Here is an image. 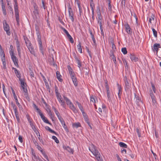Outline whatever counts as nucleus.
<instances>
[{
    "mask_svg": "<svg viewBox=\"0 0 161 161\" xmlns=\"http://www.w3.org/2000/svg\"><path fill=\"white\" fill-rule=\"evenodd\" d=\"M89 150L95 156L97 161H103L101 155L100 154L96 147L93 144H92L89 147Z\"/></svg>",
    "mask_w": 161,
    "mask_h": 161,
    "instance_id": "f257e3e1",
    "label": "nucleus"
},
{
    "mask_svg": "<svg viewBox=\"0 0 161 161\" xmlns=\"http://www.w3.org/2000/svg\"><path fill=\"white\" fill-rule=\"evenodd\" d=\"M36 34L37 37V40L39 45V51L41 53L42 55H43L44 49L41 41V36L39 31H37Z\"/></svg>",
    "mask_w": 161,
    "mask_h": 161,
    "instance_id": "f03ea898",
    "label": "nucleus"
},
{
    "mask_svg": "<svg viewBox=\"0 0 161 161\" xmlns=\"http://www.w3.org/2000/svg\"><path fill=\"white\" fill-rule=\"evenodd\" d=\"M14 8L16 19L17 23V25H19V9L18 8V3L17 0H14Z\"/></svg>",
    "mask_w": 161,
    "mask_h": 161,
    "instance_id": "7ed1b4c3",
    "label": "nucleus"
},
{
    "mask_svg": "<svg viewBox=\"0 0 161 161\" xmlns=\"http://www.w3.org/2000/svg\"><path fill=\"white\" fill-rule=\"evenodd\" d=\"M63 97L64 100L66 101L67 104L69 105L70 108L75 113H77L78 112L77 110L74 106L73 104L72 103L69 99L65 96H64Z\"/></svg>",
    "mask_w": 161,
    "mask_h": 161,
    "instance_id": "20e7f679",
    "label": "nucleus"
},
{
    "mask_svg": "<svg viewBox=\"0 0 161 161\" xmlns=\"http://www.w3.org/2000/svg\"><path fill=\"white\" fill-rule=\"evenodd\" d=\"M68 13L69 14V17L70 19L71 20L72 22L74 21V14L73 12V10L71 7H70L69 4L68 7Z\"/></svg>",
    "mask_w": 161,
    "mask_h": 161,
    "instance_id": "39448f33",
    "label": "nucleus"
},
{
    "mask_svg": "<svg viewBox=\"0 0 161 161\" xmlns=\"http://www.w3.org/2000/svg\"><path fill=\"white\" fill-rule=\"evenodd\" d=\"M61 28L63 31L64 32V33L66 34L68 37L69 39L70 42L73 43H74V40L73 38L72 37V36H70V35L69 34L68 31L64 27H61Z\"/></svg>",
    "mask_w": 161,
    "mask_h": 161,
    "instance_id": "423d86ee",
    "label": "nucleus"
},
{
    "mask_svg": "<svg viewBox=\"0 0 161 161\" xmlns=\"http://www.w3.org/2000/svg\"><path fill=\"white\" fill-rule=\"evenodd\" d=\"M3 28L4 31H6L7 34L8 36L10 35L11 33L10 31V27L6 21H5V25L3 24Z\"/></svg>",
    "mask_w": 161,
    "mask_h": 161,
    "instance_id": "0eeeda50",
    "label": "nucleus"
},
{
    "mask_svg": "<svg viewBox=\"0 0 161 161\" xmlns=\"http://www.w3.org/2000/svg\"><path fill=\"white\" fill-rule=\"evenodd\" d=\"M11 59L14 63L15 65L17 67H19L18 64V60L17 58L14 55V54L10 55Z\"/></svg>",
    "mask_w": 161,
    "mask_h": 161,
    "instance_id": "6e6552de",
    "label": "nucleus"
},
{
    "mask_svg": "<svg viewBox=\"0 0 161 161\" xmlns=\"http://www.w3.org/2000/svg\"><path fill=\"white\" fill-rule=\"evenodd\" d=\"M73 55L77 64H78V66L80 69V67L81 66V64L79 58L76 56V54L75 52L73 53Z\"/></svg>",
    "mask_w": 161,
    "mask_h": 161,
    "instance_id": "1a4fd4ad",
    "label": "nucleus"
},
{
    "mask_svg": "<svg viewBox=\"0 0 161 161\" xmlns=\"http://www.w3.org/2000/svg\"><path fill=\"white\" fill-rule=\"evenodd\" d=\"M130 58L133 62H136L139 61V58L133 54H130Z\"/></svg>",
    "mask_w": 161,
    "mask_h": 161,
    "instance_id": "9d476101",
    "label": "nucleus"
},
{
    "mask_svg": "<svg viewBox=\"0 0 161 161\" xmlns=\"http://www.w3.org/2000/svg\"><path fill=\"white\" fill-rule=\"evenodd\" d=\"M34 10L33 11V13L36 18H37V16L39 15L38 7L36 4H35L34 5Z\"/></svg>",
    "mask_w": 161,
    "mask_h": 161,
    "instance_id": "9b49d317",
    "label": "nucleus"
},
{
    "mask_svg": "<svg viewBox=\"0 0 161 161\" xmlns=\"http://www.w3.org/2000/svg\"><path fill=\"white\" fill-rule=\"evenodd\" d=\"M125 90L126 91L130 89L131 84L129 83L126 77H125Z\"/></svg>",
    "mask_w": 161,
    "mask_h": 161,
    "instance_id": "f8f14e48",
    "label": "nucleus"
},
{
    "mask_svg": "<svg viewBox=\"0 0 161 161\" xmlns=\"http://www.w3.org/2000/svg\"><path fill=\"white\" fill-rule=\"evenodd\" d=\"M150 96L151 97V98L152 100V102L153 104H155L156 103V100L155 97L154 95L153 94L152 90L151 89L150 91Z\"/></svg>",
    "mask_w": 161,
    "mask_h": 161,
    "instance_id": "ddd939ff",
    "label": "nucleus"
},
{
    "mask_svg": "<svg viewBox=\"0 0 161 161\" xmlns=\"http://www.w3.org/2000/svg\"><path fill=\"white\" fill-rule=\"evenodd\" d=\"M23 37L27 47L32 45L30 41L26 36H23Z\"/></svg>",
    "mask_w": 161,
    "mask_h": 161,
    "instance_id": "4468645a",
    "label": "nucleus"
},
{
    "mask_svg": "<svg viewBox=\"0 0 161 161\" xmlns=\"http://www.w3.org/2000/svg\"><path fill=\"white\" fill-rule=\"evenodd\" d=\"M160 47V44L159 43H156L153 45L152 49L153 51H155L157 53L158 49Z\"/></svg>",
    "mask_w": 161,
    "mask_h": 161,
    "instance_id": "2eb2a0df",
    "label": "nucleus"
},
{
    "mask_svg": "<svg viewBox=\"0 0 161 161\" xmlns=\"http://www.w3.org/2000/svg\"><path fill=\"white\" fill-rule=\"evenodd\" d=\"M12 69L13 70H14V73L16 76L19 79H20L21 78V75L20 72L16 68L14 67H12Z\"/></svg>",
    "mask_w": 161,
    "mask_h": 161,
    "instance_id": "dca6fc26",
    "label": "nucleus"
},
{
    "mask_svg": "<svg viewBox=\"0 0 161 161\" xmlns=\"http://www.w3.org/2000/svg\"><path fill=\"white\" fill-rule=\"evenodd\" d=\"M17 49L18 51V53L19 56L20 57H21V47H20V44L19 42L17 43H16Z\"/></svg>",
    "mask_w": 161,
    "mask_h": 161,
    "instance_id": "f3484780",
    "label": "nucleus"
},
{
    "mask_svg": "<svg viewBox=\"0 0 161 161\" xmlns=\"http://www.w3.org/2000/svg\"><path fill=\"white\" fill-rule=\"evenodd\" d=\"M0 55L1 58V59H5L4 52L1 45H0Z\"/></svg>",
    "mask_w": 161,
    "mask_h": 161,
    "instance_id": "a211bd4d",
    "label": "nucleus"
},
{
    "mask_svg": "<svg viewBox=\"0 0 161 161\" xmlns=\"http://www.w3.org/2000/svg\"><path fill=\"white\" fill-rule=\"evenodd\" d=\"M63 147L64 149L67 150L68 152L71 153L72 154L74 152L73 149L70 148L69 146H66L64 145Z\"/></svg>",
    "mask_w": 161,
    "mask_h": 161,
    "instance_id": "6ab92c4d",
    "label": "nucleus"
},
{
    "mask_svg": "<svg viewBox=\"0 0 161 161\" xmlns=\"http://www.w3.org/2000/svg\"><path fill=\"white\" fill-rule=\"evenodd\" d=\"M125 28L126 32L128 34H130L131 33V29L129 25L127 23L124 25Z\"/></svg>",
    "mask_w": 161,
    "mask_h": 161,
    "instance_id": "aec40b11",
    "label": "nucleus"
},
{
    "mask_svg": "<svg viewBox=\"0 0 161 161\" xmlns=\"http://www.w3.org/2000/svg\"><path fill=\"white\" fill-rule=\"evenodd\" d=\"M97 18H102L101 12L99 6H98L97 7Z\"/></svg>",
    "mask_w": 161,
    "mask_h": 161,
    "instance_id": "412c9836",
    "label": "nucleus"
},
{
    "mask_svg": "<svg viewBox=\"0 0 161 161\" xmlns=\"http://www.w3.org/2000/svg\"><path fill=\"white\" fill-rule=\"evenodd\" d=\"M31 53L35 56V52L34 47L32 45L27 47Z\"/></svg>",
    "mask_w": 161,
    "mask_h": 161,
    "instance_id": "4be33fe9",
    "label": "nucleus"
},
{
    "mask_svg": "<svg viewBox=\"0 0 161 161\" xmlns=\"http://www.w3.org/2000/svg\"><path fill=\"white\" fill-rule=\"evenodd\" d=\"M31 153L32 159H33L34 160H35L36 161H37V160H38V158H39L37 157L36 156L35 153L33 149H31Z\"/></svg>",
    "mask_w": 161,
    "mask_h": 161,
    "instance_id": "5701e85b",
    "label": "nucleus"
},
{
    "mask_svg": "<svg viewBox=\"0 0 161 161\" xmlns=\"http://www.w3.org/2000/svg\"><path fill=\"white\" fill-rule=\"evenodd\" d=\"M71 78L72 80L74 85L75 86H77L78 85V82L76 76H74L73 77H71Z\"/></svg>",
    "mask_w": 161,
    "mask_h": 161,
    "instance_id": "b1692460",
    "label": "nucleus"
},
{
    "mask_svg": "<svg viewBox=\"0 0 161 161\" xmlns=\"http://www.w3.org/2000/svg\"><path fill=\"white\" fill-rule=\"evenodd\" d=\"M135 98L134 100H135V102H136V104H138V103L140 102H141V100L140 99L139 96L137 95L135 93Z\"/></svg>",
    "mask_w": 161,
    "mask_h": 161,
    "instance_id": "393cba45",
    "label": "nucleus"
},
{
    "mask_svg": "<svg viewBox=\"0 0 161 161\" xmlns=\"http://www.w3.org/2000/svg\"><path fill=\"white\" fill-rule=\"evenodd\" d=\"M155 18V15L153 14H151L150 17L148 19V23H150V24H152V21H153L154 18Z\"/></svg>",
    "mask_w": 161,
    "mask_h": 161,
    "instance_id": "a878e982",
    "label": "nucleus"
},
{
    "mask_svg": "<svg viewBox=\"0 0 161 161\" xmlns=\"http://www.w3.org/2000/svg\"><path fill=\"white\" fill-rule=\"evenodd\" d=\"M56 75L57 78L58 80L59 81L61 82L62 80V79L61 78V75L60 74L59 72L58 71H57L56 72Z\"/></svg>",
    "mask_w": 161,
    "mask_h": 161,
    "instance_id": "bb28decb",
    "label": "nucleus"
},
{
    "mask_svg": "<svg viewBox=\"0 0 161 161\" xmlns=\"http://www.w3.org/2000/svg\"><path fill=\"white\" fill-rule=\"evenodd\" d=\"M30 124L35 133L38 132V130H37L36 127L33 124L32 122Z\"/></svg>",
    "mask_w": 161,
    "mask_h": 161,
    "instance_id": "cd10ccee",
    "label": "nucleus"
},
{
    "mask_svg": "<svg viewBox=\"0 0 161 161\" xmlns=\"http://www.w3.org/2000/svg\"><path fill=\"white\" fill-rule=\"evenodd\" d=\"M58 101L60 103L61 105L64 108L65 107V104L64 102L62 99V98L61 99H58Z\"/></svg>",
    "mask_w": 161,
    "mask_h": 161,
    "instance_id": "c85d7f7f",
    "label": "nucleus"
},
{
    "mask_svg": "<svg viewBox=\"0 0 161 161\" xmlns=\"http://www.w3.org/2000/svg\"><path fill=\"white\" fill-rule=\"evenodd\" d=\"M78 51L80 52V53H82V49L81 47V44L80 42H79L77 46Z\"/></svg>",
    "mask_w": 161,
    "mask_h": 161,
    "instance_id": "c756f323",
    "label": "nucleus"
},
{
    "mask_svg": "<svg viewBox=\"0 0 161 161\" xmlns=\"http://www.w3.org/2000/svg\"><path fill=\"white\" fill-rule=\"evenodd\" d=\"M76 104H77L79 108V109L80 110V111H83V110H84L83 107L81 104L80 103L78 102V101L76 102Z\"/></svg>",
    "mask_w": 161,
    "mask_h": 161,
    "instance_id": "7c9ffc66",
    "label": "nucleus"
},
{
    "mask_svg": "<svg viewBox=\"0 0 161 161\" xmlns=\"http://www.w3.org/2000/svg\"><path fill=\"white\" fill-rule=\"evenodd\" d=\"M119 145L121 147L125 148H126L127 147V145L126 144H125L123 142H119Z\"/></svg>",
    "mask_w": 161,
    "mask_h": 161,
    "instance_id": "2f4dec72",
    "label": "nucleus"
},
{
    "mask_svg": "<svg viewBox=\"0 0 161 161\" xmlns=\"http://www.w3.org/2000/svg\"><path fill=\"white\" fill-rule=\"evenodd\" d=\"M10 50H9V53L10 55L14 54V47L12 45H10Z\"/></svg>",
    "mask_w": 161,
    "mask_h": 161,
    "instance_id": "473e14b6",
    "label": "nucleus"
},
{
    "mask_svg": "<svg viewBox=\"0 0 161 161\" xmlns=\"http://www.w3.org/2000/svg\"><path fill=\"white\" fill-rule=\"evenodd\" d=\"M2 61L3 62V69H6V63L5 61V59H1Z\"/></svg>",
    "mask_w": 161,
    "mask_h": 161,
    "instance_id": "72a5a7b5",
    "label": "nucleus"
},
{
    "mask_svg": "<svg viewBox=\"0 0 161 161\" xmlns=\"http://www.w3.org/2000/svg\"><path fill=\"white\" fill-rule=\"evenodd\" d=\"M2 11L3 12V14L4 15H6V8H5V5H2Z\"/></svg>",
    "mask_w": 161,
    "mask_h": 161,
    "instance_id": "f704fd0d",
    "label": "nucleus"
},
{
    "mask_svg": "<svg viewBox=\"0 0 161 161\" xmlns=\"http://www.w3.org/2000/svg\"><path fill=\"white\" fill-rule=\"evenodd\" d=\"M73 126L74 127L78 128V127L81 126V125L80 123L77 122L76 123L73 124Z\"/></svg>",
    "mask_w": 161,
    "mask_h": 161,
    "instance_id": "c9c22d12",
    "label": "nucleus"
},
{
    "mask_svg": "<svg viewBox=\"0 0 161 161\" xmlns=\"http://www.w3.org/2000/svg\"><path fill=\"white\" fill-rule=\"evenodd\" d=\"M90 6L92 10H94V7L95 5L93 0H91L90 3Z\"/></svg>",
    "mask_w": 161,
    "mask_h": 161,
    "instance_id": "e433bc0d",
    "label": "nucleus"
},
{
    "mask_svg": "<svg viewBox=\"0 0 161 161\" xmlns=\"http://www.w3.org/2000/svg\"><path fill=\"white\" fill-rule=\"evenodd\" d=\"M123 62L125 64V68L128 69L129 68L127 62L125 59H123Z\"/></svg>",
    "mask_w": 161,
    "mask_h": 161,
    "instance_id": "4c0bfd02",
    "label": "nucleus"
},
{
    "mask_svg": "<svg viewBox=\"0 0 161 161\" xmlns=\"http://www.w3.org/2000/svg\"><path fill=\"white\" fill-rule=\"evenodd\" d=\"M19 80L20 81V84L21 87H23V86H25V83L24 81V80L23 79L21 78Z\"/></svg>",
    "mask_w": 161,
    "mask_h": 161,
    "instance_id": "58836bf2",
    "label": "nucleus"
},
{
    "mask_svg": "<svg viewBox=\"0 0 161 161\" xmlns=\"http://www.w3.org/2000/svg\"><path fill=\"white\" fill-rule=\"evenodd\" d=\"M152 31L153 33V34L154 36V37L156 38L157 37V31L155 30L153 28H152Z\"/></svg>",
    "mask_w": 161,
    "mask_h": 161,
    "instance_id": "ea45409f",
    "label": "nucleus"
},
{
    "mask_svg": "<svg viewBox=\"0 0 161 161\" xmlns=\"http://www.w3.org/2000/svg\"><path fill=\"white\" fill-rule=\"evenodd\" d=\"M117 88L119 91V92L122 93V88L121 85H119L118 83H117Z\"/></svg>",
    "mask_w": 161,
    "mask_h": 161,
    "instance_id": "a19ab883",
    "label": "nucleus"
},
{
    "mask_svg": "<svg viewBox=\"0 0 161 161\" xmlns=\"http://www.w3.org/2000/svg\"><path fill=\"white\" fill-rule=\"evenodd\" d=\"M25 86H23V87H21L22 89H23V92L25 93V95L26 96H27L28 93H27V90L26 88H25Z\"/></svg>",
    "mask_w": 161,
    "mask_h": 161,
    "instance_id": "79ce46f5",
    "label": "nucleus"
},
{
    "mask_svg": "<svg viewBox=\"0 0 161 161\" xmlns=\"http://www.w3.org/2000/svg\"><path fill=\"white\" fill-rule=\"evenodd\" d=\"M102 18H97V23L99 24L100 26H102Z\"/></svg>",
    "mask_w": 161,
    "mask_h": 161,
    "instance_id": "37998d69",
    "label": "nucleus"
},
{
    "mask_svg": "<svg viewBox=\"0 0 161 161\" xmlns=\"http://www.w3.org/2000/svg\"><path fill=\"white\" fill-rule=\"evenodd\" d=\"M33 106L34 108H35L36 110L37 113H38L41 110L38 108V107L34 103H33Z\"/></svg>",
    "mask_w": 161,
    "mask_h": 161,
    "instance_id": "c03bdc74",
    "label": "nucleus"
},
{
    "mask_svg": "<svg viewBox=\"0 0 161 161\" xmlns=\"http://www.w3.org/2000/svg\"><path fill=\"white\" fill-rule=\"evenodd\" d=\"M84 69V73L85 75L87 76H88L89 72V70L87 69L86 68H85Z\"/></svg>",
    "mask_w": 161,
    "mask_h": 161,
    "instance_id": "a18cd8bd",
    "label": "nucleus"
},
{
    "mask_svg": "<svg viewBox=\"0 0 161 161\" xmlns=\"http://www.w3.org/2000/svg\"><path fill=\"white\" fill-rule=\"evenodd\" d=\"M26 117L27 118V119L28 121V122H29L30 124L32 123V119H31V117L29 116V115L28 114H27L26 115Z\"/></svg>",
    "mask_w": 161,
    "mask_h": 161,
    "instance_id": "49530a36",
    "label": "nucleus"
},
{
    "mask_svg": "<svg viewBox=\"0 0 161 161\" xmlns=\"http://www.w3.org/2000/svg\"><path fill=\"white\" fill-rule=\"evenodd\" d=\"M151 85L152 90H153L154 93H156V89L155 88L154 85L152 83H151Z\"/></svg>",
    "mask_w": 161,
    "mask_h": 161,
    "instance_id": "de8ad7c7",
    "label": "nucleus"
},
{
    "mask_svg": "<svg viewBox=\"0 0 161 161\" xmlns=\"http://www.w3.org/2000/svg\"><path fill=\"white\" fill-rule=\"evenodd\" d=\"M121 51L124 54H126L127 53L126 47L122 48L121 49Z\"/></svg>",
    "mask_w": 161,
    "mask_h": 161,
    "instance_id": "09e8293b",
    "label": "nucleus"
},
{
    "mask_svg": "<svg viewBox=\"0 0 161 161\" xmlns=\"http://www.w3.org/2000/svg\"><path fill=\"white\" fill-rule=\"evenodd\" d=\"M52 138L54 140L55 142L57 143H59V141L58 140V138H57L56 136H52Z\"/></svg>",
    "mask_w": 161,
    "mask_h": 161,
    "instance_id": "8fccbe9b",
    "label": "nucleus"
},
{
    "mask_svg": "<svg viewBox=\"0 0 161 161\" xmlns=\"http://www.w3.org/2000/svg\"><path fill=\"white\" fill-rule=\"evenodd\" d=\"M62 126L64 128L65 131L67 132H69V129L67 126L66 125L65 123L64 124H63V125H62Z\"/></svg>",
    "mask_w": 161,
    "mask_h": 161,
    "instance_id": "3c124183",
    "label": "nucleus"
},
{
    "mask_svg": "<svg viewBox=\"0 0 161 161\" xmlns=\"http://www.w3.org/2000/svg\"><path fill=\"white\" fill-rule=\"evenodd\" d=\"M107 97L108 99V100L109 102L111 101V98L110 97V91H107Z\"/></svg>",
    "mask_w": 161,
    "mask_h": 161,
    "instance_id": "603ef678",
    "label": "nucleus"
},
{
    "mask_svg": "<svg viewBox=\"0 0 161 161\" xmlns=\"http://www.w3.org/2000/svg\"><path fill=\"white\" fill-rule=\"evenodd\" d=\"M90 101L91 102H92L94 104L95 103V100L94 97L93 96H90Z\"/></svg>",
    "mask_w": 161,
    "mask_h": 161,
    "instance_id": "864d4df0",
    "label": "nucleus"
},
{
    "mask_svg": "<svg viewBox=\"0 0 161 161\" xmlns=\"http://www.w3.org/2000/svg\"><path fill=\"white\" fill-rule=\"evenodd\" d=\"M42 120L45 123L48 124L50 125H52V124L49 122L48 119L45 117L44 118V119H42Z\"/></svg>",
    "mask_w": 161,
    "mask_h": 161,
    "instance_id": "5fc2aeb1",
    "label": "nucleus"
},
{
    "mask_svg": "<svg viewBox=\"0 0 161 161\" xmlns=\"http://www.w3.org/2000/svg\"><path fill=\"white\" fill-rule=\"evenodd\" d=\"M11 90H12V93L13 94V97H14V98L15 99H17V97L16 95V94L15 93V92L14 90L12 88H11Z\"/></svg>",
    "mask_w": 161,
    "mask_h": 161,
    "instance_id": "6e6d98bb",
    "label": "nucleus"
},
{
    "mask_svg": "<svg viewBox=\"0 0 161 161\" xmlns=\"http://www.w3.org/2000/svg\"><path fill=\"white\" fill-rule=\"evenodd\" d=\"M108 10L109 11H112V6H111V1H110V0H108Z\"/></svg>",
    "mask_w": 161,
    "mask_h": 161,
    "instance_id": "4d7b16f0",
    "label": "nucleus"
},
{
    "mask_svg": "<svg viewBox=\"0 0 161 161\" xmlns=\"http://www.w3.org/2000/svg\"><path fill=\"white\" fill-rule=\"evenodd\" d=\"M91 38L93 42V45L95 46V47H96L97 46V44L96 43V40L94 38V36H92V37Z\"/></svg>",
    "mask_w": 161,
    "mask_h": 161,
    "instance_id": "13d9d810",
    "label": "nucleus"
},
{
    "mask_svg": "<svg viewBox=\"0 0 161 161\" xmlns=\"http://www.w3.org/2000/svg\"><path fill=\"white\" fill-rule=\"evenodd\" d=\"M41 116V118L42 119H44V118L45 117L43 115V114L42 113L41 111L38 113Z\"/></svg>",
    "mask_w": 161,
    "mask_h": 161,
    "instance_id": "bf43d9fd",
    "label": "nucleus"
},
{
    "mask_svg": "<svg viewBox=\"0 0 161 161\" xmlns=\"http://www.w3.org/2000/svg\"><path fill=\"white\" fill-rule=\"evenodd\" d=\"M69 72L70 76L71 77H73V76H75V74L73 70H72V71H69Z\"/></svg>",
    "mask_w": 161,
    "mask_h": 161,
    "instance_id": "052dcab7",
    "label": "nucleus"
},
{
    "mask_svg": "<svg viewBox=\"0 0 161 161\" xmlns=\"http://www.w3.org/2000/svg\"><path fill=\"white\" fill-rule=\"evenodd\" d=\"M15 100L16 103L17 104V106L20 108L22 107V106L19 103V102L18 99L17 98L15 99Z\"/></svg>",
    "mask_w": 161,
    "mask_h": 161,
    "instance_id": "680f3d73",
    "label": "nucleus"
},
{
    "mask_svg": "<svg viewBox=\"0 0 161 161\" xmlns=\"http://www.w3.org/2000/svg\"><path fill=\"white\" fill-rule=\"evenodd\" d=\"M30 72V75L31 77H34V72L31 69H29Z\"/></svg>",
    "mask_w": 161,
    "mask_h": 161,
    "instance_id": "e2e57ef3",
    "label": "nucleus"
},
{
    "mask_svg": "<svg viewBox=\"0 0 161 161\" xmlns=\"http://www.w3.org/2000/svg\"><path fill=\"white\" fill-rule=\"evenodd\" d=\"M36 147L38 149V150L41 152V153L43 152V150L42 149V148L41 146H39V145L37 146Z\"/></svg>",
    "mask_w": 161,
    "mask_h": 161,
    "instance_id": "0e129e2a",
    "label": "nucleus"
},
{
    "mask_svg": "<svg viewBox=\"0 0 161 161\" xmlns=\"http://www.w3.org/2000/svg\"><path fill=\"white\" fill-rule=\"evenodd\" d=\"M54 89L55 92V94L59 93L58 92V88L56 85H55L54 86Z\"/></svg>",
    "mask_w": 161,
    "mask_h": 161,
    "instance_id": "69168bd1",
    "label": "nucleus"
},
{
    "mask_svg": "<svg viewBox=\"0 0 161 161\" xmlns=\"http://www.w3.org/2000/svg\"><path fill=\"white\" fill-rule=\"evenodd\" d=\"M113 51H114L113 50H111L110 51V57H112V58H114V57H115L114 55V54Z\"/></svg>",
    "mask_w": 161,
    "mask_h": 161,
    "instance_id": "338daca9",
    "label": "nucleus"
},
{
    "mask_svg": "<svg viewBox=\"0 0 161 161\" xmlns=\"http://www.w3.org/2000/svg\"><path fill=\"white\" fill-rule=\"evenodd\" d=\"M32 140L33 142L34 143L36 147L37 146L39 145L38 143L37 142V141L34 138H32Z\"/></svg>",
    "mask_w": 161,
    "mask_h": 161,
    "instance_id": "774afa93",
    "label": "nucleus"
}]
</instances>
